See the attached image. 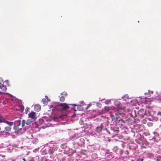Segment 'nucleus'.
<instances>
[{"label":"nucleus","mask_w":161,"mask_h":161,"mask_svg":"<svg viewBox=\"0 0 161 161\" xmlns=\"http://www.w3.org/2000/svg\"><path fill=\"white\" fill-rule=\"evenodd\" d=\"M4 83H5L8 86H9V81L8 80H5L4 82H3L2 79H0V89L3 92H5L7 90L6 86L4 85Z\"/></svg>","instance_id":"obj_1"},{"label":"nucleus","mask_w":161,"mask_h":161,"mask_svg":"<svg viewBox=\"0 0 161 161\" xmlns=\"http://www.w3.org/2000/svg\"><path fill=\"white\" fill-rule=\"evenodd\" d=\"M137 114L138 116L140 118H142L144 115H146V110L144 108H141L138 111Z\"/></svg>","instance_id":"obj_2"},{"label":"nucleus","mask_w":161,"mask_h":161,"mask_svg":"<svg viewBox=\"0 0 161 161\" xmlns=\"http://www.w3.org/2000/svg\"><path fill=\"white\" fill-rule=\"evenodd\" d=\"M28 118L33 120V121H35L37 117L35 112L32 111L31 112L28 114Z\"/></svg>","instance_id":"obj_3"},{"label":"nucleus","mask_w":161,"mask_h":161,"mask_svg":"<svg viewBox=\"0 0 161 161\" xmlns=\"http://www.w3.org/2000/svg\"><path fill=\"white\" fill-rule=\"evenodd\" d=\"M112 111L110 113V114L112 116H114L115 115L116 116H118V114H119L118 112V108H114L112 109Z\"/></svg>","instance_id":"obj_4"},{"label":"nucleus","mask_w":161,"mask_h":161,"mask_svg":"<svg viewBox=\"0 0 161 161\" xmlns=\"http://www.w3.org/2000/svg\"><path fill=\"white\" fill-rule=\"evenodd\" d=\"M59 106L60 108L64 110H66L67 108H69V107L66 103H61L59 105Z\"/></svg>","instance_id":"obj_5"},{"label":"nucleus","mask_w":161,"mask_h":161,"mask_svg":"<svg viewBox=\"0 0 161 161\" xmlns=\"http://www.w3.org/2000/svg\"><path fill=\"white\" fill-rule=\"evenodd\" d=\"M15 125L14 127V129L15 130H17L19 129V126L20 125V121H18L15 122Z\"/></svg>","instance_id":"obj_6"},{"label":"nucleus","mask_w":161,"mask_h":161,"mask_svg":"<svg viewBox=\"0 0 161 161\" xmlns=\"http://www.w3.org/2000/svg\"><path fill=\"white\" fill-rule=\"evenodd\" d=\"M103 127V125L102 123L100 125L97 127L96 128V131L97 132H100L102 131V129Z\"/></svg>","instance_id":"obj_7"},{"label":"nucleus","mask_w":161,"mask_h":161,"mask_svg":"<svg viewBox=\"0 0 161 161\" xmlns=\"http://www.w3.org/2000/svg\"><path fill=\"white\" fill-rule=\"evenodd\" d=\"M112 130L114 132V134H117L119 132V128L118 127L115 126L113 127Z\"/></svg>","instance_id":"obj_8"},{"label":"nucleus","mask_w":161,"mask_h":161,"mask_svg":"<svg viewBox=\"0 0 161 161\" xmlns=\"http://www.w3.org/2000/svg\"><path fill=\"white\" fill-rule=\"evenodd\" d=\"M34 110L36 111H39L41 109V106L38 104H36L34 108Z\"/></svg>","instance_id":"obj_9"},{"label":"nucleus","mask_w":161,"mask_h":161,"mask_svg":"<svg viewBox=\"0 0 161 161\" xmlns=\"http://www.w3.org/2000/svg\"><path fill=\"white\" fill-rule=\"evenodd\" d=\"M5 120V118L0 114V123L1 122L4 123Z\"/></svg>","instance_id":"obj_10"},{"label":"nucleus","mask_w":161,"mask_h":161,"mask_svg":"<svg viewBox=\"0 0 161 161\" xmlns=\"http://www.w3.org/2000/svg\"><path fill=\"white\" fill-rule=\"evenodd\" d=\"M4 123H5L8 125L9 126L11 127L13 125V122H9L5 120Z\"/></svg>","instance_id":"obj_11"},{"label":"nucleus","mask_w":161,"mask_h":161,"mask_svg":"<svg viewBox=\"0 0 161 161\" xmlns=\"http://www.w3.org/2000/svg\"><path fill=\"white\" fill-rule=\"evenodd\" d=\"M34 121H33V120L31 119H27L26 122V124L27 125H30V124L32 122H33Z\"/></svg>","instance_id":"obj_12"},{"label":"nucleus","mask_w":161,"mask_h":161,"mask_svg":"<svg viewBox=\"0 0 161 161\" xmlns=\"http://www.w3.org/2000/svg\"><path fill=\"white\" fill-rule=\"evenodd\" d=\"M24 131V130L22 129V128H19V129L17 130V133L18 134H21Z\"/></svg>","instance_id":"obj_13"},{"label":"nucleus","mask_w":161,"mask_h":161,"mask_svg":"<svg viewBox=\"0 0 161 161\" xmlns=\"http://www.w3.org/2000/svg\"><path fill=\"white\" fill-rule=\"evenodd\" d=\"M157 118L160 119L161 118V112H158L157 114Z\"/></svg>","instance_id":"obj_14"},{"label":"nucleus","mask_w":161,"mask_h":161,"mask_svg":"<svg viewBox=\"0 0 161 161\" xmlns=\"http://www.w3.org/2000/svg\"><path fill=\"white\" fill-rule=\"evenodd\" d=\"M5 130L7 131H10L11 130V128L10 126H7L5 127Z\"/></svg>","instance_id":"obj_15"},{"label":"nucleus","mask_w":161,"mask_h":161,"mask_svg":"<svg viewBox=\"0 0 161 161\" xmlns=\"http://www.w3.org/2000/svg\"><path fill=\"white\" fill-rule=\"evenodd\" d=\"M104 108V110L107 112H108L110 110V108L109 106H105Z\"/></svg>","instance_id":"obj_16"},{"label":"nucleus","mask_w":161,"mask_h":161,"mask_svg":"<svg viewBox=\"0 0 161 161\" xmlns=\"http://www.w3.org/2000/svg\"><path fill=\"white\" fill-rule=\"evenodd\" d=\"M19 107L20 108V111L21 112H22L24 110V106L22 105H20Z\"/></svg>","instance_id":"obj_17"},{"label":"nucleus","mask_w":161,"mask_h":161,"mask_svg":"<svg viewBox=\"0 0 161 161\" xmlns=\"http://www.w3.org/2000/svg\"><path fill=\"white\" fill-rule=\"evenodd\" d=\"M7 132H6L5 130L0 131V134L3 135H6L7 134Z\"/></svg>","instance_id":"obj_18"},{"label":"nucleus","mask_w":161,"mask_h":161,"mask_svg":"<svg viewBox=\"0 0 161 161\" xmlns=\"http://www.w3.org/2000/svg\"><path fill=\"white\" fill-rule=\"evenodd\" d=\"M60 100L61 102H64L65 100V98L63 96H62L60 97Z\"/></svg>","instance_id":"obj_19"},{"label":"nucleus","mask_w":161,"mask_h":161,"mask_svg":"<svg viewBox=\"0 0 161 161\" xmlns=\"http://www.w3.org/2000/svg\"><path fill=\"white\" fill-rule=\"evenodd\" d=\"M25 123H26L25 120H23L22 123V127H23L25 126Z\"/></svg>","instance_id":"obj_20"},{"label":"nucleus","mask_w":161,"mask_h":161,"mask_svg":"<svg viewBox=\"0 0 161 161\" xmlns=\"http://www.w3.org/2000/svg\"><path fill=\"white\" fill-rule=\"evenodd\" d=\"M53 151L51 149H49L48 151V153L49 154H52L53 153Z\"/></svg>","instance_id":"obj_21"},{"label":"nucleus","mask_w":161,"mask_h":161,"mask_svg":"<svg viewBox=\"0 0 161 161\" xmlns=\"http://www.w3.org/2000/svg\"><path fill=\"white\" fill-rule=\"evenodd\" d=\"M29 109H30V108L28 107H27L26 108V109H25V113L26 114H28V112L29 110Z\"/></svg>","instance_id":"obj_22"},{"label":"nucleus","mask_w":161,"mask_h":161,"mask_svg":"<svg viewBox=\"0 0 161 161\" xmlns=\"http://www.w3.org/2000/svg\"><path fill=\"white\" fill-rule=\"evenodd\" d=\"M61 95H64V96H66L67 95V93L66 92H62V93H61Z\"/></svg>","instance_id":"obj_23"},{"label":"nucleus","mask_w":161,"mask_h":161,"mask_svg":"<svg viewBox=\"0 0 161 161\" xmlns=\"http://www.w3.org/2000/svg\"><path fill=\"white\" fill-rule=\"evenodd\" d=\"M42 101L44 104L45 103L47 102L46 99L45 98L42 99Z\"/></svg>","instance_id":"obj_24"},{"label":"nucleus","mask_w":161,"mask_h":161,"mask_svg":"<svg viewBox=\"0 0 161 161\" xmlns=\"http://www.w3.org/2000/svg\"><path fill=\"white\" fill-rule=\"evenodd\" d=\"M145 145L146 146H148L149 145V143L147 142V141H146L145 143Z\"/></svg>","instance_id":"obj_25"},{"label":"nucleus","mask_w":161,"mask_h":161,"mask_svg":"<svg viewBox=\"0 0 161 161\" xmlns=\"http://www.w3.org/2000/svg\"><path fill=\"white\" fill-rule=\"evenodd\" d=\"M143 158H139L137 160V161H143Z\"/></svg>","instance_id":"obj_26"},{"label":"nucleus","mask_w":161,"mask_h":161,"mask_svg":"<svg viewBox=\"0 0 161 161\" xmlns=\"http://www.w3.org/2000/svg\"><path fill=\"white\" fill-rule=\"evenodd\" d=\"M148 92L149 94H153V91H148Z\"/></svg>","instance_id":"obj_27"},{"label":"nucleus","mask_w":161,"mask_h":161,"mask_svg":"<svg viewBox=\"0 0 161 161\" xmlns=\"http://www.w3.org/2000/svg\"><path fill=\"white\" fill-rule=\"evenodd\" d=\"M125 153L127 155H128L129 154V152L128 151H126L125 152Z\"/></svg>","instance_id":"obj_28"},{"label":"nucleus","mask_w":161,"mask_h":161,"mask_svg":"<svg viewBox=\"0 0 161 161\" xmlns=\"http://www.w3.org/2000/svg\"><path fill=\"white\" fill-rule=\"evenodd\" d=\"M117 103V106H118V105H119L120 104V103H119V102H115V103Z\"/></svg>","instance_id":"obj_29"},{"label":"nucleus","mask_w":161,"mask_h":161,"mask_svg":"<svg viewBox=\"0 0 161 161\" xmlns=\"http://www.w3.org/2000/svg\"><path fill=\"white\" fill-rule=\"evenodd\" d=\"M153 139L154 140V142H157L156 141V138L155 137H153Z\"/></svg>","instance_id":"obj_30"},{"label":"nucleus","mask_w":161,"mask_h":161,"mask_svg":"<svg viewBox=\"0 0 161 161\" xmlns=\"http://www.w3.org/2000/svg\"><path fill=\"white\" fill-rule=\"evenodd\" d=\"M23 161H26V159L25 158H23L22 159Z\"/></svg>","instance_id":"obj_31"},{"label":"nucleus","mask_w":161,"mask_h":161,"mask_svg":"<svg viewBox=\"0 0 161 161\" xmlns=\"http://www.w3.org/2000/svg\"><path fill=\"white\" fill-rule=\"evenodd\" d=\"M90 105H87L86 108H89L90 107Z\"/></svg>","instance_id":"obj_32"},{"label":"nucleus","mask_w":161,"mask_h":161,"mask_svg":"<svg viewBox=\"0 0 161 161\" xmlns=\"http://www.w3.org/2000/svg\"><path fill=\"white\" fill-rule=\"evenodd\" d=\"M107 132L109 134H110V132L109 131H107Z\"/></svg>","instance_id":"obj_33"},{"label":"nucleus","mask_w":161,"mask_h":161,"mask_svg":"<svg viewBox=\"0 0 161 161\" xmlns=\"http://www.w3.org/2000/svg\"><path fill=\"white\" fill-rule=\"evenodd\" d=\"M124 143L123 142V144H122V146H123V147H124Z\"/></svg>","instance_id":"obj_34"},{"label":"nucleus","mask_w":161,"mask_h":161,"mask_svg":"<svg viewBox=\"0 0 161 161\" xmlns=\"http://www.w3.org/2000/svg\"><path fill=\"white\" fill-rule=\"evenodd\" d=\"M45 97H46V98H47V96H45Z\"/></svg>","instance_id":"obj_35"},{"label":"nucleus","mask_w":161,"mask_h":161,"mask_svg":"<svg viewBox=\"0 0 161 161\" xmlns=\"http://www.w3.org/2000/svg\"><path fill=\"white\" fill-rule=\"evenodd\" d=\"M160 128L161 129V124L160 125Z\"/></svg>","instance_id":"obj_36"},{"label":"nucleus","mask_w":161,"mask_h":161,"mask_svg":"<svg viewBox=\"0 0 161 161\" xmlns=\"http://www.w3.org/2000/svg\"><path fill=\"white\" fill-rule=\"evenodd\" d=\"M110 140H111V139H109L108 140V141L109 142H110Z\"/></svg>","instance_id":"obj_37"},{"label":"nucleus","mask_w":161,"mask_h":161,"mask_svg":"<svg viewBox=\"0 0 161 161\" xmlns=\"http://www.w3.org/2000/svg\"><path fill=\"white\" fill-rule=\"evenodd\" d=\"M78 107L79 108L81 107V106H79Z\"/></svg>","instance_id":"obj_38"},{"label":"nucleus","mask_w":161,"mask_h":161,"mask_svg":"<svg viewBox=\"0 0 161 161\" xmlns=\"http://www.w3.org/2000/svg\"><path fill=\"white\" fill-rule=\"evenodd\" d=\"M74 106H76V105L74 104Z\"/></svg>","instance_id":"obj_39"},{"label":"nucleus","mask_w":161,"mask_h":161,"mask_svg":"<svg viewBox=\"0 0 161 161\" xmlns=\"http://www.w3.org/2000/svg\"><path fill=\"white\" fill-rule=\"evenodd\" d=\"M107 103V102L106 101V102H105V103Z\"/></svg>","instance_id":"obj_40"},{"label":"nucleus","mask_w":161,"mask_h":161,"mask_svg":"<svg viewBox=\"0 0 161 161\" xmlns=\"http://www.w3.org/2000/svg\"><path fill=\"white\" fill-rule=\"evenodd\" d=\"M107 103V102L106 101V102H105V103Z\"/></svg>","instance_id":"obj_41"},{"label":"nucleus","mask_w":161,"mask_h":161,"mask_svg":"<svg viewBox=\"0 0 161 161\" xmlns=\"http://www.w3.org/2000/svg\"><path fill=\"white\" fill-rule=\"evenodd\" d=\"M160 121L161 122V118H160Z\"/></svg>","instance_id":"obj_42"},{"label":"nucleus","mask_w":161,"mask_h":161,"mask_svg":"<svg viewBox=\"0 0 161 161\" xmlns=\"http://www.w3.org/2000/svg\"><path fill=\"white\" fill-rule=\"evenodd\" d=\"M1 130V127H0V130Z\"/></svg>","instance_id":"obj_43"},{"label":"nucleus","mask_w":161,"mask_h":161,"mask_svg":"<svg viewBox=\"0 0 161 161\" xmlns=\"http://www.w3.org/2000/svg\"><path fill=\"white\" fill-rule=\"evenodd\" d=\"M106 153H107V154H108V152H106Z\"/></svg>","instance_id":"obj_44"},{"label":"nucleus","mask_w":161,"mask_h":161,"mask_svg":"<svg viewBox=\"0 0 161 161\" xmlns=\"http://www.w3.org/2000/svg\"><path fill=\"white\" fill-rule=\"evenodd\" d=\"M106 153H107V154H108V152H106Z\"/></svg>","instance_id":"obj_45"},{"label":"nucleus","mask_w":161,"mask_h":161,"mask_svg":"<svg viewBox=\"0 0 161 161\" xmlns=\"http://www.w3.org/2000/svg\"><path fill=\"white\" fill-rule=\"evenodd\" d=\"M156 133L157 134H158L157 133Z\"/></svg>","instance_id":"obj_46"},{"label":"nucleus","mask_w":161,"mask_h":161,"mask_svg":"<svg viewBox=\"0 0 161 161\" xmlns=\"http://www.w3.org/2000/svg\"><path fill=\"white\" fill-rule=\"evenodd\" d=\"M159 100H161V98H160V99H159Z\"/></svg>","instance_id":"obj_47"},{"label":"nucleus","mask_w":161,"mask_h":161,"mask_svg":"<svg viewBox=\"0 0 161 161\" xmlns=\"http://www.w3.org/2000/svg\"><path fill=\"white\" fill-rule=\"evenodd\" d=\"M1 93V92H0V94Z\"/></svg>","instance_id":"obj_48"},{"label":"nucleus","mask_w":161,"mask_h":161,"mask_svg":"<svg viewBox=\"0 0 161 161\" xmlns=\"http://www.w3.org/2000/svg\"><path fill=\"white\" fill-rule=\"evenodd\" d=\"M160 135H161V133H160Z\"/></svg>","instance_id":"obj_49"}]
</instances>
